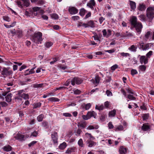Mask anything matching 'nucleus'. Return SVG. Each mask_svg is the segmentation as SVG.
Returning <instances> with one entry per match:
<instances>
[{"label": "nucleus", "instance_id": "21", "mask_svg": "<svg viewBox=\"0 0 154 154\" xmlns=\"http://www.w3.org/2000/svg\"><path fill=\"white\" fill-rule=\"evenodd\" d=\"M85 126L86 124L84 122H80L78 124V126L79 128H85Z\"/></svg>", "mask_w": 154, "mask_h": 154}, {"label": "nucleus", "instance_id": "31", "mask_svg": "<svg viewBox=\"0 0 154 154\" xmlns=\"http://www.w3.org/2000/svg\"><path fill=\"white\" fill-rule=\"evenodd\" d=\"M116 110L115 109H113L110 111L109 113V116L110 117H114L116 114Z\"/></svg>", "mask_w": 154, "mask_h": 154}, {"label": "nucleus", "instance_id": "11", "mask_svg": "<svg viewBox=\"0 0 154 154\" xmlns=\"http://www.w3.org/2000/svg\"><path fill=\"white\" fill-rule=\"evenodd\" d=\"M140 48H141L143 50H145L148 49L149 48V44H147L144 45L143 43H139Z\"/></svg>", "mask_w": 154, "mask_h": 154}, {"label": "nucleus", "instance_id": "18", "mask_svg": "<svg viewBox=\"0 0 154 154\" xmlns=\"http://www.w3.org/2000/svg\"><path fill=\"white\" fill-rule=\"evenodd\" d=\"M149 128V126L146 123L143 124L141 128L144 131H148Z\"/></svg>", "mask_w": 154, "mask_h": 154}, {"label": "nucleus", "instance_id": "59", "mask_svg": "<svg viewBox=\"0 0 154 154\" xmlns=\"http://www.w3.org/2000/svg\"><path fill=\"white\" fill-rule=\"evenodd\" d=\"M152 33L150 31H148L145 34V37L146 38H148L149 36Z\"/></svg>", "mask_w": 154, "mask_h": 154}, {"label": "nucleus", "instance_id": "32", "mask_svg": "<svg viewBox=\"0 0 154 154\" xmlns=\"http://www.w3.org/2000/svg\"><path fill=\"white\" fill-rule=\"evenodd\" d=\"M41 103L40 102L37 103H34L33 105V109H36L37 108L40 107L41 106Z\"/></svg>", "mask_w": 154, "mask_h": 154}, {"label": "nucleus", "instance_id": "43", "mask_svg": "<svg viewBox=\"0 0 154 154\" xmlns=\"http://www.w3.org/2000/svg\"><path fill=\"white\" fill-rule=\"evenodd\" d=\"M96 40V42H94V41H91V44L92 45H95L97 44V43L98 42L99 43H100V39H95Z\"/></svg>", "mask_w": 154, "mask_h": 154}, {"label": "nucleus", "instance_id": "35", "mask_svg": "<svg viewBox=\"0 0 154 154\" xmlns=\"http://www.w3.org/2000/svg\"><path fill=\"white\" fill-rule=\"evenodd\" d=\"M20 97L23 98L25 99H29V95L28 94H25L23 93L22 95H21Z\"/></svg>", "mask_w": 154, "mask_h": 154}, {"label": "nucleus", "instance_id": "17", "mask_svg": "<svg viewBox=\"0 0 154 154\" xmlns=\"http://www.w3.org/2000/svg\"><path fill=\"white\" fill-rule=\"evenodd\" d=\"M130 5L131 8L132 10H134L136 8V3L135 2L131 1H129Z\"/></svg>", "mask_w": 154, "mask_h": 154}, {"label": "nucleus", "instance_id": "57", "mask_svg": "<svg viewBox=\"0 0 154 154\" xmlns=\"http://www.w3.org/2000/svg\"><path fill=\"white\" fill-rule=\"evenodd\" d=\"M58 60V57H55L53 59V60L52 61H51L50 62V63L51 64H54V63L56 62V61H57V60Z\"/></svg>", "mask_w": 154, "mask_h": 154}, {"label": "nucleus", "instance_id": "50", "mask_svg": "<svg viewBox=\"0 0 154 154\" xmlns=\"http://www.w3.org/2000/svg\"><path fill=\"white\" fill-rule=\"evenodd\" d=\"M118 66L117 64H115L111 67V69L113 71H114L116 69L118 68Z\"/></svg>", "mask_w": 154, "mask_h": 154}, {"label": "nucleus", "instance_id": "22", "mask_svg": "<svg viewBox=\"0 0 154 154\" xmlns=\"http://www.w3.org/2000/svg\"><path fill=\"white\" fill-rule=\"evenodd\" d=\"M12 95L11 93L8 94L5 97L6 100L8 102H10L11 100V97Z\"/></svg>", "mask_w": 154, "mask_h": 154}, {"label": "nucleus", "instance_id": "6", "mask_svg": "<svg viewBox=\"0 0 154 154\" xmlns=\"http://www.w3.org/2000/svg\"><path fill=\"white\" fill-rule=\"evenodd\" d=\"M51 141L54 144H56L58 143V136L56 132H54L51 134Z\"/></svg>", "mask_w": 154, "mask_h": 154}, {"label": "nucleus", "instance_id": "36", "mask_svg": "<svg viewBox=\"0 0 154 154\" xmlns=\"http://www.w3.org/2000/svg\"><path fill=\"white\" fill-rule=\"evenodd\" d=\"M43 84H35L33 85V87L34 88H41L43 85Z\"/></svg>", "mask_w": 154, "mask_h": 154}, {"label": "nucleus", "instance_id": "48", "mask_svg": "<svg viewBox=\"0 0 154 154\" xmlns=\"http://www.w3.org/2000/svg\"><path fill=\"white\" fill-rule=\"evenodd\" d=\"M73 91L75 94H79L81 93V91L78 89L73 90Z\"/></svg>", "mask_w": 154, "mask_h": 154}, {"label": "nucleus", "instance_id": "26", "mask_svg": "<svg viewBox=\"0 0 154 154\" xmlns=\"http://www.w3.org/2000/svg\"><path fill=\"white\" fill-rule=\"evenodd\" d=\"M123 126L121 125H120L117 126L116 128H115V130L117 131H121L123 130Z\"/></svg>", "mask_w": 154, "mask_h": 154}, {"label": "nucleus", "instance_id": "60", "mask_svg": "<svg viewBox=\"0 0 154 154\" xmlns=\"http://www.w3.org/2000/svg\"><path fill=\"white\" fill-rule=\"evenodd\" d=\"M3 19L4 20L8 22H9L11 20L10 18L8 17L3 16Z\"/></svg>", "mask_w": 154, "mask_h": 154}, {"label": "nucleus", "instance_id": "20", "mask_svg": "<svg viewBox=\"0 0 154 154\" xmlns=\"http://www.w3.org/2000/svg\"><path fill=\"white\" fill-rule=\"evenodd\" d=\"M23 3V6L28 7L30 4L29 0H21Z\"/></svg>", "mask_w": 154, "mask_h": 154}, {"label": "nucleus", "instance_id": "4", "mask_svg": "<svg viewBox=\"0 0 154 154\" xmlns=\"http://www.w3.org/2000/svg\"><path fill=\"white\" fill-rule=\"evenodd\" d=\"M83 80L81 78L75 77L73 78L71 80V84L72 85H74L75 83L79 85L82 82Z\"/></svg>", "mask_w": 154, "mask_h": 154}, {"label": "nucleus", "instance_id": "29", "mask_svg": "<svg viewBox=\"0 0 154 154\" xmlns=\"http://www.w3.org/2000/svg\"><path fill=\"white\" fill-rule=\"evenodd\" d=\"M140 19L141 21H145L146 20V17L144 14H142L139 16Z\"/></svg>", "mask_w": 154, "mask_h": 154}, {"label": "nucleus", "instance_id": "15", "mask_svg": "<svg viewBox=\"0 0 154 154\" xmlns=\"http://www.w3.org/2000/svg\"><path fill=\"white\" fill-rule=\"evenodd\" d=\"M42 35V33L40 32H38L34 34L33 37L36 38H41Z\"/></svg>", "mask_w": 154, "mask_h": 154}, {"label": "nucleus", "instance_id": "53", "mask_svg": "<svg viewBox=\"0 0 154 154\" xmlns=\"http://www.w3.org/2000/svg\"><path fill=\"white\" fill-rule=\"evenodd\" d=\"M108 127L109 129H112L113 128L114 126L112 124V122H109L108 124Z\"/></svg>", "mask_w": 154, "mask_h": 154}, {"label": "nucleus", "instance_id": "13", "mask_svg": "<svg viewBox=\"0 0 154 154\" xmlns=\"http://www.w3.org/2000/svg\"><path fill=\"white\" fill-rule=\"evenodd\" d=\"M100 79V77L98 75H96L95 79H92L91 81L94 84H98L99 83Z\"/></svg>", "mask_w": 154, "mask_h": 154}, {"label": "nucleus", "instance_id": "30", "mask_svg": "<svg viewBox=\"0 0 154 154\" xmlns=\"http://www.w3.org/2000/svg\"><path fill=\"white\" fill-rule=\"evenodd\" d=\"M88 146L89 147H92L96 145V142L91 140L88 141Z\"/></svg>", "mask_w": 154, "mask_h": 154}, {"label": "nucleus", "instance_id": "14", "mask_svg": "<svg viewBox=\"0 0 154 154\" xmlns=\"http://www.w3.org/2000/svg\"><path fill=\"white\" fill-rule=\"evenodd\" d=\"M119 150L120 154H126L127 152V149L123 146H121Z\"/></svg>", "mask_w": 154, "mask_h": 154}, {"label": "nucleus", "instance_id": "28", "mask_svg": "<svg viewBox=\"0 0 154 154\" xmlns=\"http://www.w3.org/2000/svg\"><path fill=\"white\" fill-rule=\"evenodd\" d=\"M44 117V115L42 114L40 115L37 117V120L39 122H42Z\"/></svg>", "mask_w": 154, "mask_h": 154}, {"label": "nucleus", "instance_id": "23", "mask_svg": "<svg viewBox=\"0 0 154 154\" xmlns=\"http://www.w3.org/2000/svg\"><path fill=\"white\" fill-rule=\"evenodd\" d=\"M99 128V126L97 125H90L87 128V129L88 130L97 129Z\"/></svg>", "mask_w": 154, "mask_h": 154}, {"label": "nucleus", "instance_id": "19", "mask_svg": "<svg viewBox=\"0 0 154 154\" xmlns=\"http://www.w3.org/2000/svg\"><path fill=\"white\" fill-rule=\"evenodd\" d=\"M75 149V147H74L69 148L66 151V153L68 154H70L72 152H74Z\"/></svg>", "mask_w": 154, "mask_h": 154}, {"label": "nucleus", "instance_id": "45", "mask_svg": "<svg viewBox=\"0 0 154 154\" xmlns=\"http://www.w3.org/2000/svg\"><path fill=\"white\" fill-rule=\"evenodd\" d=\"M149 117V115L148 114H145L143 115L142 116L143 119V120H146L148 119Z\"/></svg>", "mask_w": 154, "mask_h": 154}, {"label": "nucleus", "instance_id": "52", "mask_svg": "<svg viewBox=\"0 0 154 154\" xmlns=\"http://www.w3.org/2000/svg\"><path fill=\"white\" fill-rule=\"evenodd\" d=\"M34 68H32L30 69V70L29 71V73H26L25 74V75H28L30 74H32L34 73Z\"/></svg>", "mask_w": 154, "mask_h": 154}, {"label": "nucleus", "instance_id": "5", "mask_svg": "<svg viewBox=\"0 0 154 154\" xmlns=\"http://www.w3.org/2000/svg\"><path fill=\"white\" fill-rule=\"evenodd\" d=\"M102 32L103 36L108 38L111 35L112 31L109 29H108L107 30L104 29L102 31Z\"/></svg>", "mask_w": 154, "mask_h": 154}, {"label": "nucleus", "instance_id": "56", "mask_svg": "<svg viewBox=\"0 0 154 154\" xmlns=\"http://www.w3.org/2000/svg\"><path fill=\"white\" fill-rule=\"evenodd\" d=\"M131 73L132 75H134L135 74H137V70L133 69L131 70Z\"/></svg>", "mask_w": 154, "mask_h": 154}, {"label": "nucleus", "instance_id": "16", "mask_svg": "<svg viewBox=\"0 0 154 154\" xmlns=\"http://www.w3.org/2000/svg\"><path fill=\"white\" fill-rule=\"evenodd\" d=\"M15 138L16 139L19 140H24V136L20 134H17L15 137Z\"/></svg>", "mask_w": 154, "mask_h": 154}, {"label": "nucleus", "instance_id": "10", "mask_svg": "<svg viewBox=\"0 0 154 154\" xmlns=\"http://www.w3.org/2000/svg\"><path fill=\"white\" fill-rule=\"evenodd\" d=\"M12 72V71H9L5 67L2 72V74L3 75H9L11 74Z\"/></svg>", "mask_w": 154, "mask_h": 154}, {"label": "nucleus", "instance_id": "39", "mask_svg": "<svg viewBox=\"0 0 154 154\" xmlns=\"http://www.w3.org/2000/svg\"><path fill=\"white\" fill-rule=\"evenodd\" d=\"M140 69L142 71H145L146 69V67L144 65H140L139 66Z\"/></svg>", "mask_w": 154, "mask_h": 154}, {"label": "nucleus", "instance_id": "40", "mask_svg": "<svg viewBox=\"0 0 154 154\" xmlns=\"http://www.w3.org/2000/svg\"><path fill=\"white\" fill-rule=\"evenodd\" d=\"M127 97L130 100H134L136 99L135 97L130 94L128 95Z\"/></svg>", "mask_w": 154, "mask_h": 154}, {"label": "nucleus", "instance_id": "54", "mask_svg": "<svg viewBox=\"0 0 154 154\" xmlns=\"http://www.w3.org/2000/svg\"><path fill=\"white\" fill-rule=\"evenodd\" d=\"M32 41L34 42L38 43L39 42L41 43V42L42 41V39H32Z\"/></svg>", "mask_w": 154, "mask_h": 154}, {"label": "nucleus", "instance_id": "25", "mask_svg": "<svg viewBox=\"0 0 154 154\" xmlns=\"http://www.w3.org/2000/svg\"><path fill=\"white\" fill-rule=\"evenodd\" d=\"M11 147L9 145H6L3 147V149L5 151L8 152L11 150Z\"/></svg>", "mask_w": 154, "mask_h": 154}, {"label": "nucleus", "instance_id": "51", "mask_svg": "<svg viewBox=\"0 0 154 154\" xmlns=\"http://www.w3.org/2000/svg\"><path fill=\"white\" fill-rule=\"evenodd\" d=\"M7 92H4L2 94H0V99L3 100L4 99L3 97L7 95Z\"/></svg>", "mask_w": 154, "mask_h": 154}, {"label": "nucleus", "instance_id": "38", "mask_svg": "<svg viewBox=\"0 0 154 154\" xmlns=\"http://www.w3.org/2000/svg\"><path fill=\"white\" fill-rule=\"evenodd\" d=\"M78 144L81 147H83L84 144L83 143V140L82 139H80L78 141Z\"/></svg>", "mask_w": 154, "mask_h": 154}, {"label": "nucleus", "instance_id": "7", "mask_svg": "<svg viewBox=\"0 0 154 154\" xmlns=\"http://www.w3.org/2000/svg\"><path fill=\"white\" fill-rule=\"evenodd\" d=\"M96 3L94 0H90L87 4V6L90 8L92 10H94V7Z\"/></svg>", "mask_w": 154, "mask_h": 154}, {"label": "nucleus", "instance_id": "42", "mask_svg": "<svg viewBox=\"0 0 154 154\" xmlns=\"http://www.w3.org/2000/svg\"><path fill=\"white\" fill-rule=\"evenodd\" d=\"M16 3L19 7L20 8H22L23 7V3H22V2L21 1H17L16 2Z\"/></svg>", "mask_w": 154, "mask_h": 154}, {"label": "nucleus", "instance_id": "12", "mask_svg": "<svg viewBox=\"0 0 154 154\" xmlns=\"http://www.w3.org/2000/svg\"><path fill=\"white\" fill-rule=\"evenodd\" d=\"M140 62L142 64L143 63L144 64H146L148 62V60L147 58H146L145 56H142L140 58Z\"/></svg>", "mask_w": 154, "mask_h": 154}, {"label": "nucleus", "instance_id": "8", "mask_svg": "<svg viewBox=\"0 0 154 154\" xmlns=\"http://www.w3.org/2000/svg\"><path fill=\"white\" fill-rule=\"evenodd\" d=\"M146 8V5L143 3H139L137 6V9L140 11H144Z\"/></svg>", "mask_w": 154, "mask_h": 154}, {"label": "nucleus", "instance_id": "27", "mask_svg": "<svg viewBox=\"0 0 154 154\" xmlns=\"http://www.w3.org/2000/svg\"><path fill=\"white\" fill-rule=\"evenodd\" d=\"M86 137L88 138H89L91 140H93L95 139L94 137L92 136L91 134L86 133L85 134Z\"/></svg>", "mask_w": 154, "mask_h": 154}, {"label": "nucleus", "instance_id": "37", "mask_svg": "<svg viewBox=\"0 0 154 154\" xmlns=\"http://www.w3.org/2000/svg\"><path fill=\"white\" fill-rule=\"evenodd\" d=\"M88 26H90L91 27H94V23L93 21L90 20L89 21L88 23Z\"/></svg>", "mask_w": 154, "mask_h": 154}, {"label": "nucleus", "instance_id": "9", "mask_svg": "<svg viewBox=\"0 0 154 154\" xmlns=\"http://www.w3.org/2000/svg\"><path fill=\"white\" fill-rule=\"evenodd\" d=\"M69 11L72 14H75L78 12V10L74 7H72L69 9Z\"/></svg>", "mask_w": 154, "mask_h": 154}, {"label": "nucleus", "instance_id": "33", "mask_svg": "<svg viewBox=\"0 0 154 154\" xmlns=\"http://www.w3.org/2000/svg\"><path fill=\"white\" fill-rule=\"evenodd\" d=\"M86 12V10L84 8H82L80 9L79 14L80 15L82 16H83Z\"/></svg>", "mask_w": 154, "mask_h": 154}, {"label": "nucleus", "instance_id": "34", "mask_svg": "<svg viewBox=\"0 0 154 154\" xmlns=\"http://www.w3.org/2000/svg\"><path fill=\"white\" fill-rule=\"evenodd\" d=\"M53 44V43L52 42H45V46L47 48H49Z\"/></svg>", "mask_w": 154, "mask_h": 154}, {"label": "nucleus", "instance_id": "64", "mask_svg": "<svg viewBox=\"0 0 154 154\" xmlns=\"http://www.w3.org/2000/svg\"><path fill=\"white\" fill-rule=\"evenodd\" d=\"M106 93L108 96H111L112 95V92L108 90L106 91Z\"/></svg>", "mask_w": 154, "mask_h": 154}, {"label": "nucleus", "instance_id": "44", "mask_svg": "<svg viewBox=\"0 0 154 154\" xmlns=\"http://www.w3.org/2000/svg\"><path fill=\"white\" fill-rule=\"evenodd\" d=\"M42 126L46 128H47L48 127V124L47 122L45 121H44L42 123Z\"/></svg>", "mask_w": 154, "mask_h": 154}, {"label": "nucleus", "instance_id": "1", "mask_svg": "<svg viewBox=\"0 0 154 154\" xmlns=\"http://www.w3.org/2000/svg\"><path fill=\"white\" fill-rule=\"evenodd\" d=\"M131 25L135 27L136 31L138 34L140 33L143 28L141 23L137 22V18L135 16H132L130 20Z\"/></svg>", "mask_w": 154, "mask_h": 154}, {"label": "nucleus", "instance_id": "3", "mask_svg": "<svg viewBox=\"0 0 154 154\" xmlns=\"http://www.w3.org/2000/svg\"><path fill=\"white\" fill-rule=\"evenodd\" d=\"M97 114L94 112L90 111L88 112L87 115L82 116V118L85 120H88L92 117L95 118Z\"/></svg>", "mask_w": 154, "mask_h": 154}, {"label": "nucleus", "instance_id": "2", "mask_svg": "<svg viewBox=\"0 0 154 154\" xmlns=\"http://www.w3.org/2000/svg\"><path fill=\"white\" fill-rule=\"evenodd\" d=\"M146 15L150 22L154 18V7H149L147 8L146 11Z\"/></svg>", "mask_w": 154, "mask_h": 154}, {"label": "nucleus", "instance_id": "24", "mask_svg": "<svg viewBox=\"0 0 154 154\" xmlns=\"http://www.w3.org/2000/svg\"><path fill=\"white\" fill-rule=\"evenodd\" d=\"M66 143L65 142H63L60 144L59 146V148L60 149L63 150L66 148Z\"/></svg>", "mask_w": 154, "mask_h": 154}, {"label": "nucleus", "instance_id": "63", "mask_svg": "<svg viewBox=\"0 0 154 154\" xmlns=\"http://www.w3.org/2000/svg\"><path fill=\"white\" fill-rule=\"evenodd\" d=\"M121 55L123 57L129 56L130 54L128 53H125L124 52L121 53Z\"/></svg>", "mask_w": 154, "mask_h": 154}, {"label": "nucleus", "instance_id": "61", "mask_svg": "<svg viewBox=\"0 0 154 154\" xmlns=\"http://www.w3.org/2000/svg\"><path fill=\"white\" fill-rule=\"evenodd\" d=\"M63 115L65 117H70L72 116V115L71 114L68 113H63Z\"/></svg>", "mask_w": 154, "mask_h": 154}, {"label": "nucleus", "instance_id": "49", "mask_svg": "<svg viewBox=\"0 0 154 154\" xmlns=\"http://www.w3.org/2000/svg\"><path fill=\"white\" fill-rule=\"evenodd\" d=\"M51 17L52 18L57 19L58 18V16L56 14H54L51 15Z\"/></svg>", "mask_w": 154, "mask_h": 154}, {"label": "nucleus", "instance_id": "47", "mask_svg": "<svg viewBox=\"0 0 154 154\" xmlns=\"http://www.w3.org/2000/svg\"><path fill=\"white\" fill-rule=\"evenodd\" d=\"M49 100L51 101H56V102H58L60 100L58 98L54 97H52L50 98L49 99Z\"/></svg>", "mask_w": 154, "mask_h": 154}, {"label": "nucleus", "instance_id": "58", "mask_svg": "<svg viewBox=\"0 0 154 154\" xmlns=\"http://www.w3.org/2000/svg\"><path fill=\"white\" fill-rule=\"evenodd\" d=\"M82 132V131L80 129H78L76 131V135L77 136H79L80 135Z\"/></svg>", "mask_w": 154, "mask_h": 154}, {"label": "nucleus", "instance_id": "55", "mask_svg": "<svg viewBox=\"0 0 154 154\" xmlns=\"http://www.w3.org/2000/svg\"><path fill=\"white\" fill-rule=\"evenodd\" d=\"M91 107V104L90 103H88L85 105V109L86 110L88 109Z\"/></svg>", "mask_w": 154, "mask_h": 154}, {"label": "nucleus", "instance_id": "62", "mask_svg": "<svg viewBox=\"0 0 154 154\" xmlns=\"http://www.w3.org/2000/svg\"><path fill=\"white\" fill-rule=\"evenodd\" d=\"M36 142V141H33L28 144V146L29 147L33 146Z\"/></svg>", "mask_w": 154, "mask_h": 154}, {"label": "nucleus", "instance_id": "41", "mask_svg": "<svg viewBox=\"0 0 154 154\" xmlns=\"http://www.w3.org/2000/svg\"><path fill=\"white\" fill-rule=\"evenodd\" d=\"M137 48L134 45H132L130 47L128 48L129 50L133 51H136Z\"/></svg>", "mask_w": 154, "mask_h": 154}, {"label": "nucleus", "instance_id": "46", "mask_svg": "<svg viewBox=\"0 0 154 154\" xmlns=\"http://www.w3.org/2000/svg\"><path fill=\"white\" fill-rule=\"evenodd\" d=\"M104 107L103 105H102L100 106H98V105H96L95 106V108L99 110H102L103 109Z\"/></svg>", "mask_w": 154, "mask_h": 154}]
</instances>
